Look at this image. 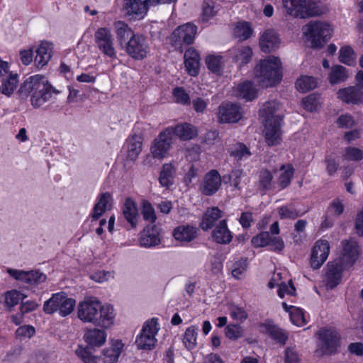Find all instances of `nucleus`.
<instances>
[{
    "mask_svg": "<svg viewBox=\"0 0 363 363\" xmlns=\"http://www.w3.org/2000/svg\"><path fill=\"white\" fill-rule=\"evenodd\" d=\"M2 84L1 93L6 96H11L14 92L18 83V75L16 73H9L1 78Z\"/></svg>",
    "mask_w": 363,
    "mask_h": 363,
    "instance_id": "39",
    "label": "nucleus"
},
{
    "mask_svg": "<svg viewBox=\"0 0 363 363\" xmlns=\"http://www.w3.org/2000/svg\"><path fill=\"white\" fill-rule=\"evenodd\" d=\"M115 316L116 313L112 306L103 305L96 298H85L77 306V317L85 323L108 328L113 324Z\"/></svg>",
    "mask_w": 363,
    "mask_h": 363,
    "instance_id": "1",
    "label": "nucleus"
},
{
    "mask_svg": "<svg viewBox=\"0 0 363 363\" xmlns=\"http://www.w3.org/2000/svg\"><path fill=\"white\" fill-rule=\"evenodd\" d=\"M339 59L341 62L352 66L355 63L356 56L350 47H344L340 50Z\"/></svg>",
    "mask_w": 363,
    "mask_h": 363,
    "instance_id": "50",
    "label": "nucleus"
},
{
    "mask_svg": "<svg viewBox=\"0 0 363 363\" xmlns=\"http://www.w3.org/2000/svg\"><path fill=\"white\" fill-rule=\"evenodd\" d=\"M242 117V108L236 104L226 103L218 107V119L220 123H235Z\"/></svg>",
    "mask_w": 363,
    "mask_h": 363,
    "instance_id": "16",
    "label": "nucleus"
},
{
    "mask_svg": "<svg viewBox=\"0 0 363 363\" xmlns=\"http://www.w3.org/2000/svg\"><path fill=\"white\" fill-rule=\"evenodd\" d=\"M235 94L238 98L252 101L257 97V90L253 83L246 81L238 85Z\"/></svg>",
    "mask_w": 363,
    "mask_h": 363,
    "instance_id": "36",
    "label": "nucleus"
},
{
    "mask_svg": "<svg viewBox=\"0 0 363 363\" xmlns=\"http://www.w3.org/2000/svg\"><path fill=\"white\" fill-rule=\"evenodd\" d=\"M158 319L153 318L145 322L140 333L138 335L135 344L138 349L150 350L155 346V335L159 330Z\"/></svg>",
    "mask_w": 363,
    "mask_h": 363,
    "instance_id": "8",
    "label": "nucleus"
},
{
    "mask_svg": "<svg viewBox=\"0 0 363 363\" xmlns=\"http://www.w3.org/2000/svg\"><path fill=\"white\" fill-rule=\"evenodd\" d=\"M333 29L322 21H311L305 26V35L312 48H320L331 38Z\"/></svg>",
    "mask_w": 363,
    "mask_h": 363,
    "instance_id": "5",
    "label": "nucleus"
},
{
    "mask_svg": "<svg viewBox=\"0 0 363 363\" xmlns=\"http://www.w3.org/2000/svg\"><path fill=\"white\" fill-rule=\"evenodd\" d=\"M247 267V259H241L238 262H235L232 267V275L239 279V277L246 271Z\"/></svg>",
    "mask_w": 363,
    "mask_h": 363,
    "instance_id": "61",
    "label": "nucleus"
},
{
    "mask_svg": "<svg viewBox=\"0 0 363 363\" xmlns=\"http://www.w3.org/2000/svg\"><path fill=\"white\" fill-rule=\"evenodd\" d=\"M200 55L194 48H189L184 53V64L188 73L196 76L200 65Z\"/></svg>",
    "mask_w": 363,
    "mask_h": 363,
    "instance_id": "30",
    "label": "nucleus"
},
{
    "mask_svg": "<svg viewBox=\"0 0 363 363\" xmlns=\"http://www.w3.org/2000/svg\"><path fill=\"white\" fill-rule=\"evenodd\" d=\"M140 242L142 246L152 247L160 242L159 228L155 225H148L144 229Z\"/></svg>",
    "mask_w": 363,
    "mask_h": 363,
    "instance_id": "28",
    "label": "nucleus"
},
{
    "mask_svg": "<svg viewBox=\"0 0 363 363\" xmlns=\"http://www.w3.org/2000/svg\"><path fill=\"white\" fill-rule=\"evenodd\" d=\"M230 155L237 160H242L248 158L251 155V152L245 145L238 143L232 149Z\"/></svg>",
    "mask_w": 363,
    "mask_h": 363,
    "instance_id": "49",
    "label": "nucleus"
},
{
    "mask_svg": "<svg viewBox=\"0 0 363 363\" xmlns=\"http://www.w3.org/2000/svg\"><path fill=\"white\" fill-rule=\"evenodd\" d=\"M279 286L277 293L278 296L280 298H284L285 294H289L291 296H294L296 294V288L294 286L292 281L289 280V284H286L284 282H281L280 284H277Z\"/></svg>",
    "mask_w": 363,
    "mask_h": 363,
    "instance_id": "59",
    "label": "nucleus"
},
{
    "mask_svg": "<svg viewBox=\"0 0 363 363\" xmlns=\"http://www.w3.org/2000/svg\"><path fill=\"white\" fill-rule=\"evenodd\" d=\"M167 2H155L152 0H124L125 14L131 19H141L147 13L148 6Z\"/></svg>",
    "mask_w": 363,
    "mask_h": 363,
    "instance_id": "12",
    "label": "nucleus"
},
{
    "mask_svg": "<svg viewBox=\"0 0 363 363\" xmlns=\"http://www.w3.org/2000/svg\"><path fill=\"white\" fill-rule=\"evenodd\" d=\"M166 128L170 130L172 138L176 135L182 141L192 140L198 135L197 128L188 123H179L175 126H169Z\"/></svg>",
    "mask_w": 363,
    "mask_h": 363,
    "instance_id": "20",
    "label": "nucleus"
},
{
    "mask_svg": "<svg viewBox=\"0 0 363 363\" xmlns=\"http://www.w3.org/2000/svg\"><path fill=\"white\" fill-rule=\"evenodd\" d=\"M330 253V245L326 240H318L312 250L311 265L315 269H319L326 261Z\"/></svg>",
    "mask_w": 363,
    "mask_h": 363,
    "instance_id": "19",
    "label": "nucleus"
},
{
    "mask_svg": "<svg viewBox=\"0 0 363 363\" xmlns=\"http://www.w3.org/2000/svg\"><path fill=\"white\" fill-rule=\"evenodd\" d=\"M60 91L55 89L43 75L36 74L26 79L17 91L19 98L27 99L30 95L31 105L39 108L48 101L53 94Z\"/></svg>",
    "mask_w": 363,
    "mask_h": 363,
    "instance_id": "2",
    "label": "nucleus"
},
{
    "mask_svg": "<svg viewBox=\"0 0 363 363\" xmlns=\"http://www.w3.org/2000/svg\"><path fill=\"white\" fill-rule=\"evenodd\" d=\"M325 163L326 164V171L330 176L337 172L340 165L338 157L332 154L325 156Z\"/></svg>",
    "mask_w": 363,
    "mask_h": 363,
    "instance_id": "54",
    "label": "nucleus"
},
{
    "mask_svg": "<svg viewBox=\"0 0 363 363\" xmlns=\"http://www.w3.org/2000/svg\"><path fill=\"white\" fill-rule=\"evenodd\" d=\"M338 98L347 104H358L363 101V91L358 86H349L340 89Z\"/></svg>",
    "mask_w": 363,
    "mask_h": 363,
    "instance_id": "23",
    "label": "nucleus"
},
{
    "mask_svg": "<svg viewBox=\"0 0 363 363\" xmlns=\"http://www.w3.org/2000/svg\"><path fill=\"white\" fill-rule=\"evenodd\" d=\"M223 216V213L218 207L208 208L203 216L201 228L204 231L216 227L217 222H219Z\"/></svg>",
    "mask_w": 363,
    "mask_h": 363,
    "instance_id": "27",
    "label": "nucleus"
},
{
    "mask_svg": "<svg viewBox=\"0 0 363 363\" xmlns=\"http://www.w3.org/2000/svg\"><path fill=\"white\" fill-rule=\"evenodd\" d=\"M278 213L281 219L294 220L302 216V213L292 206H283L278 209Z\"/></svg>",
    "mask_w": 363,
    "mask_h": 363,
    "instance_id": "48",
    "label": "nucleus"
},
{
    "mask_svg": "<svg viewBox=\"0 0 363 363\" xmlns=\"http://www.w3.org/2000/svg\"><path fill=\"white\" fill-rule=\"evenodd\" d=\"M173 96L175 98L176 102L178 104H181L182 105H189L191 104L189 94L182 87H176L174 89Z\"/></svg>",
    "mask_w": 363,
    "mask_h": 363,
    "instance_id": "56",
    "label": "nucleus"
},
{
    "mask_svg": "<svg viewBox=\"0 0 363 363\" xmlns=\"http://www.w3.org/2000/svg\"><path fill=\"white\" fill-rule=\"evenodd\" d=\"M203 19L208 21L213 18L219 9V6L212 1H204L202 6Z\"/></svg>",
    "mask_w": 363,
    "mask_h": 363,
    "instance_id": "52",
    "label": "nucleus"
},
{
    "mask_svg": "<svg viewBox=\"0 0 363 363\" xmlns=\"http://www.w3.org/2000/svg\"><path fill=\"white\" fill-rule=\"evenodd\" d=\"M77 355L85 363H94L95 359L90 354L89 351L81 346H79L75 351Z\"/></svg>",
    "mask_w": 363,
    "mask_h": 363,
    "instance_id": "64",
    "label": "nucleus"
},
{
    "mask_svg": "<svg viewBox=\"0 0 363 363\" xmlns=\"http://www.w3.org/2000/svg\"><path fill=\"white\" fill-rule=\"evenodd\" d=\"M197 27L191 23L177 27L172 33L170 40L172 46L181 50L182 45L193 43L196 34Z\"/></svg>",
    "mask_w": 363,
    "mask_h": 363,
    "instance_id": "11",
    "label": "nucleus"
},
{
    "mask_svg": "<svg viewBox=\"0 0 363 363\" xmlns=\"http://www.w3.org/2000/svg\"><path fill=\"white\" fill-rule=\"evenodd\" d=\"M125 144L126 158L130 161H135L142 151V137L138 135H133L127 138Z\"/></svg>",
    "mask_w": 363,
    "mask_h": 363,
    "instance_id": "32",
    "label": "nucleus"
},
{
    "mask_svg": "<svg viewBox=\"0 0 363 363\" xmlns=\"http://www.w3.org/2000/svg\"><path fill=\"white\" fill-rule=\"evenodd\" d=\"M230 315L232 318L243 322L247 318L246 311L240 307L232 306L230 308Z\"/></svg>",
    "mask_w": 363,
    "mask_h": 363,
    "instance_id": "62",
    "label": "nucleus"
},
{
    "mask_svg": "<svg viewBox=\"0 0 363 363\" xmlns=\"http://www.w3.org/2000/svg\"><path fill=\"white\" fill-rule=\"evenodd\" d=\"M221 184V178L217 170L213 169L208 172L201 186V192L206 196L215 194Z\"/></svg>",
    "mask_w": 363,
    "mask_h": 363,
    "instance_id": "21",
    "label": "nucleus"
},
{
    "mask_svg": "<svg viewBox=\"0 0 363 363\" xmlns=\"http://www.w3.org/2000/svg\"><path fill=\"white\" fill-rule=\"evenodd\" d=\"M94 42L99 51L111 60L116 59L114 39L107 28H99L94 33Z\"/></svg>",
    "mask_w": 363,
    "mask_h": 363,
    "instance_id": "10",
    "label": "nucleus"
},
{
    "mask_svg": "<svg viewBox=\"0 0 363 363\" xmlns=\"http://www.w3.org/2000/svg\"><path fill=\"white\" fill-rule=\"evenodd\" d=\"M123 49L130 57L137 60H143L150 52L147 40L139 34L130 39Z\"/></svg>",
    "mask_w": 363,
    "mask_h": 363,
    "instance_id": "13",
    "label": "nucleus"
},
{
    "mask_svg": "<svg viewBox=\"0 0 363 363\" xmlns=\"http://www.w3.org/2000/svg\"><path fill=\"white\" fill-rule=\"evenodd\" d=\"M173 236L178 241L189 242L196 238L197 229L189 225H179L174 230Z\"/></svg>",
    "mask_w": 363,
    "mask_h": 363,
    "instance_id": "34",
    "label": "nucleus"
},
{
    "mask_svg": "<svg viewBox=\"0 0 363 363\" xmlns=\"http://www.w3.org/2000/svg\"><path fill=\"white\" fill-rule=\"evenodd\" d=\"M282 118H275L274 121H264V136L266 143L269 146L279 145L282 138V131L281 129Z\"/></svg>",
    "mask_w": 363,
    "mask_h": 363,
    "instance_id": "17",
    "label": "nucleus"
},
{
    "mask_svg": "<svg viewBox=\"0 0 363 363\" xmlns=\"http://www.w3.org/2000/svg\"><path fill=\"white\" fill-rule=\"evenodd\" d=\"M344 157L347 160L359 161L363 159V151L357 147H349L345 149Z\"/></svg>",
    "mask_w": 363,
    "mask_h": 363,
    "instance_id": "60",
    "label": "nucleus"
},
{
    "mask_svg": "<svg viewBox=\"0 0 363 363\" xmlns=\"http://www.w3.org/2000/svg\"><path fill=\"white\" fill-rule=\"evenodd\" d=\"M280 106L275 101H267L259 110V116L264 119V121H274L275 118H281L278 113Z\"/></svg>",
    "mask_w": 363,
    "mask_h": 363,
    "instance_id": "38",
    "label": "nucleus"
},
{
    "mask_svg": "<svg viewBox=\"0 0 363 363\" xmlns=\"http://www.w3.org/2000/svg\"><path fill=\"white\" fill-rule=\"evenodd\" d=\"M211 236L213 240L219 244L226 245L231 242L233 235L228 228L225 219L218 223L211 233Z\"/></svg>",
    "mask_w": 363,
    "mask_h": 363,
    "instance_id": "26",
    "label": "nucleus"
},
{
    "mask_svg": "<svg viewBox=\"0 0 363 363\" xmlns=\"http://www.w3.org/2000/svg\"><path fill=\"white\" fill-rule=\"evenodd\" d=\"M284 363H301L300 355L295 347L285 349Z\"/></svg>",
    "mask_w": 363,
    "mask_h": 363,
    "instance_id": "58",
    "label": "nucleus"
},
{
    "mask_svg": "<svg viewBox=\"0 0 363 363\" xmlns=\"http://www.w3.org/2000/svg\"><path fill=\"white\" fill-rule=\"evenodd\" d=\"M319 101L315 95H309L302 101L303 108L308 111H313L318 106Z\"/></svg>",
    "mask_w": 363,
    "mask_h": 363,
    "instance_id": "63",
    "label": "nucleus"
},
{
    "mask_svg": "<svg viewBox=\"0 0 363 363\" xmlns=\"http://www.w3.org/2000/svg\"><path fill=\"white\" fill-rule=\"evenodd\" d=\"M318 350L322 354H334L340 346V336L338 332L331 328H322L316 333Z\"/></svg>",
    "mask_w": 363,
    "mask_h": 363,
    "instance_id": "7",
    "label": "nucleus"
},
{
    "mask_svg": "<svg viewBox=\"0 0 363 363\" xmlns=\"http://www.w3.org/2000/svg\"><path fill=\"white\" fill-rule=\"evenodd\" d=\"M222 59L223 57L220 55H210L207 57L206 62L208 69L214 73L220 72L223 65Z\"/></svg>",
    "mask_w": 363,
    "mask_h": 363,
    "instance_id": "53",
    "label": "nucleus"
},
{
    "mask_svg": "<svg viewBox=\"0 0 363 363\" xmlns=\"http://www.w3.org/2000/svg\"><path fill=\"white\" fill-rule=\"evenodd\" d=\"M75 304V300L68 298L65 293H56L45 301L43 311L46 314L58 312L60 316L65 317L74 311Z\"/></svg>",
    "mask_w": 363,
    "mask_h": 363,
    "instance_id": "6",
    "label": "nucleus"
},
{
    "mask_svg": "<svg viewBox=\"0 0 363 363\" xmlns=\"http://www.w3.org/2000/svg\"><path fill=\"white\" fill-rule=\"evenodd\" d=\"M252 34V29L247 22H239L233 29V35L240 41L248 39Z\"/></svg>",
    "mask_w": 363,
    "mask_h": 363,
    "instance_id": "41",
    "label": "nucleus"
},
{
    "mask_svg": "<svg viewBox=\"0 0 363 363\" xmlns=\"http://www.w3.org/2000/svg\"><path fill=\"white\" fill-rule=\"evenodd\" d=\"M286 12L294 17L306 18L323 13L320 0H283Z\"/></svg>",
    "mask_w": 363,
    "mask_h": 363,
    "instance_id": "4",
    "label": "nucleus"
},
{
    "mask_svg": "<svg viewBox=\"0 0 363 363\" xmlns=\"http://www.w3.org/2000/svg\"><path fill=\"white\" fill-rule=\"evenodd\" d=\"M141 213L143 219L152 225L157 220V216L152 204L147 200H143L141 203Z\"/></svg>",
    "mask_w": 363,
    "mask_h": 363,
    "instance_id": "46",
    "label": "nucleus"
},
{
    "mask_svg": "<svg viewBox=\"0 0 363 363\" xmlns=\"http://www.w3.org/2000/svg\"><path fill=\"white\" fill-rule=\"evenodd\" d=\"M280 39L278 33L273 29L266 30L259 38V47L262 52L268 53L279 47Z\"/></svg>",
    "mask_w": 363,
    "mask_h": 363,
    "instance_id": "22",
    "label": "nucleus"
},
{
    "mask_svg": "<svg viewBox=\"0 0 363 363\" xmlns=\"http://www.w3.org/2000/svg\"><path fill=\"white\" fill-rule=\"evenodd\" d=\"M198 328L195 326H191L186 329L183 337V343L189 350H193L196 347Z\"/></svg>",
    "mask_w": 363,
    "mask_h": 363,
    "instance_id": "45",
    "label": "nucleus"
},
{
    "mask_svg": "<svg viewBox=\"0 0 363 363\" xmlns=\"http://www.w3.org/2000/svg\"><path fill=\"white\" fill-rule=\"evenodd\" d=\"M172 143L173 138L171 136V132L165 128L153 140L150 147L152 157L160 160L164 158L171 149Z\"/></svg>",
    "mask_w": 363,
    "mask_h": 363,
    "instance_id": "14",
    "label": "nucleus"
},
{
    "mask_svg": "<svg viewBox=\"0 0 363 363\" xmlns=\"http://www.w3.org/2000/svg\"><path fill=\"white\" fill-rule=\"evenodd\" d=\"M348 77L349 74L345 67L341 65H335L332 67L329 81L332 84H338L345 81Z\"/></svg>",
    "mask_w": 363,
    "mask_h": 363,
    "instance_id": "42",
    "label": "nucleus"
},
{
    "mask_svg": "<svg viewBox=\"0 0 363 363\" xmlns=\"http://www.w3.org/2000/svg\"><path fill=\"white\" fill-rule=\"evenodd\" d=\"M225 335L229 339L236 340L243 335V329L237 324L228 325L225 328Z\"/></svg>",
    "mask_w": 363,
    "mask_h": 363,
    "instance_id": "57",
    "label": "nucleus"
},
{
    "mask_svg": "<svg viewBox=\"0 0 363 363\" xmlns=\"http://www.w3.org/2000/svg\"><path fill=\"white\" fill-rule=\"evenodd\" d=\"M296 89L301 92H306L317 86L315 79L311 76H301L296 80Z\"/></svg>",
    "mask_w": 363,
    "mask_h": 363,
    "instance_id": "44",
    "label": "nucleus"
},
{
    "mask_svg": "<svg viewBox=\"0 0 363 363\" xmlns=\"http://www.w3.org/2000/svg\"><path fill=\"white\" fill-rule=\"evenodd\" d=\"M125 219L130 225L132 228H135L138 225L139 215L135 202L130 198L125 199L123 208Z\"/></svg>",
    "mask_w": 363,
    "mask_h": 363,
    "instance_id": "33",
    "label": "nucleus"
},
{
    "mask_svg": "<svg viewBox=\"0 0 363 363\" xmlns=\"http://www.w3.org/2000/svg\"><path fill=\"white\" fill-rule=\"evenodd\" d=\"M271 238L269 232H261L259 234L252 238V244L255 247L267 246L270 243Z\"/></svg>",
    "mask_w": 363,
    "mask_h": 363,
    "instance_id": "55",
    "label": "nucleus"
},
{
    "mask_svg": "<svg viewBox=\"0 0 363 363\" xmlns=\"http://www.w3.org/2000/svg\"><path fill=\"white\" fill-rule=\"evenodd\" d=\"M228 56L239 66L249 63L252 57V50L250 46H236L228 50Z\"/></svg>",
    "mask_w": 363,
    "mask_h": 363,
    "instance_id": "25",
    "label": "nucleus"
},
{
    "mask_svg": "<svg viewBox=\"0 0 363 363\" xmlns=\"http://www.w3.org/2000/svg\"><path fill=\"white\" fill-rule=\"evenodd\" d=\"M113 30L117 42L122 48H124L130 39H132L136 35L132 28L122 21H118L113 23Z\"/></svg>",
    "mask_w": 363,
    "mask_h": 363,
    "instance_id": "24",
    "label": "nucleus"
},
{
    "mask_svg": "<svg viewBox=\"0 0 363 363\" xmlns=\"http://www.w3.org/2000/svg\"><path fill=\"white\" fill-rule=\"evenodd\" d=\"M262 327L265 333L276 342L282 345L286 344L289 334L284 329L272 323H264Z\"/></svg>",
    "mask_w": 363,
    "mask_h": 363,
    "instance_id": "35",
    "label": "nucleus"
},
{
    "mask_svg": "<svg viewBox=\"0 0 363 363\" xmlns=\"http://www.w3.org/2000/svg\"><path fill=\"white\" fill-rule=\"evenodd\" d=\"M350 268L345 267L337 259L329 262L325 268V284L327 289H333L336 287L341 282L342 272Z\"/></svg>",
    "mask_w": 363,
    "mask_h": 363,
    "instance_id": "18",
    "label": "nucleus"
},
{
    "mask_svg": "<svg viewBox=\"0 0 363 363\" xmlns=\"http://www.w3.org/2000/svg\"><path fill=\"white\" fill-rule=\"evenodd\" d=\"M281 172L278 178V184L281 189L286 188L291 182L295 169L290 164H282L280 167Z\"/></svg>",
    "mask_w": 363,
    "mask_h": 363,
    "instance_id": "40",
    "label": "nucleus"
},
{
    "mask_svg": "<svg viewBox=\"0 0 363 363\" xmlns=\"http://www.w3.org/2000/svg\"><path fill=\"white\" fill-rule=\"evenodd\" d=\"M113 198L110 193L101 194L98 201L93 208L91 214L94 220H97L107 210H109L112 204Z\"/></svg>",
    "mask_w": 363,
    "mask_h": 363,
    "instance_id": "29",
    "label": "nucleus"
},
{
    "mask_svg": "<svg viewBox=\"0 0 363 363\" xmlns=\"http://www.w3.org/2000/svg\"><path fill=\"white\" fill-rule=\"evenodd\" d=\"M273 175L267 169H262L259 175V187L266 191L271 189Z\"/></svg>",
    "mask_w": 363,
    "mask_h": 363,
    "instance_id": "51",
    "label": "nucleus"
},
{
    "mask_svg": "<svg viewBox=\"0 0 363 363\" xmlns=\"http://www.w3.org/2000/svg\"><path fill=\"white\" fill-rule=\"evenodd\" d=\"M84 339L89 345L101 347L106 342V333L98 328L89 329L84 333Z\"/></svg>",
    "mask_w": 363,
    "mask_h": 363,
    "instance_id": "37",
    "label": "nucleus"
},
{
    "mask_svg": "<svg viewBox=\"0 0 363 363\" xmlns=\"http://www.w3.org/2000/svg\"><path fill=\"white\" fill-rule=\"evenodd\" d=\"M360 250V247L354 239L343 240L340 244L339 257L336 259L345 267L351 268L358 259Z\"/></svg>",
    "mask_w": 363,
    "mask_h": 363,
    "instance_id": "9",
    "label": "nucleus"
},
{
    "mask_svg": "<svg viewBox=\"0 0 363 363\" xmlns=\"http://www.w3.org/2000/svg\"><path fill=\"white\" fill-rule=\"evenodd\" d=\"M23 295L16 290L9 291L4 294V304L10 309L18 305Z\"/></svg>",
    "mask_w": 363,
    "mask_h": 363,
    "instance_id": "47",
    "label": "nucleus"
},
{
    "mask_svg": "<svg viewBox=\"0 0 363 363\" xmlns=\"http://www.w3.org/2000/svg\"><path fill=\"white\" fill-rule=\"evenodd\" d=\"M174 169L171 164H164L160 174L159 181L162 186L168 187L173 183Z\"/></svg>",
    "mask_w": 363,
    "mask_h": 363,
    "instance_id": "43",
    "label": "nucleus"
},
{
    "mask_svg": "<svg viewBox=\"0 0 363 363\" xmlns=\"http://www.w3.org/2000/svg\"><path fill=\"white\" fill-rule=\"evenodd\" d=\"M8 274L16 280L21 281L30 286H37L47 279L46 274L39 270L24 271L8 269Z\"/></svg>",
    "mask_w": 363,
    "mask_h": 363,
    "instance_id": "15",
    "label": "nucleus"
},
{
    "mask_svg": "<svg viewBox=\"0 0 363 363\" xmlns=\"http://www.w3.org/2000/svg\"><path fill=\"white\" fill-rule=\"evenodd\" d=\"M255 79L262 87L276 85L281 79V62L279 58L268 56L255 67Z\"/></svg>",
    "mask_w": 363,
    "mask_h": 363,
    "instance_id": "3",
    "label": "nucleus"
},
{
    "mask_svg": "<svg viewBox=\"0 0 363 363\" xmlns=\"http://www.w3.org/2000/svg\"><path fill=\"white\" fill-rule=\"evenodd\" d=\"M52 46L48 42H43L35 50V64L38 68L45 66L52 57Z\"/></svg>",
    "mask_w": 363,
    "mask_h": 363,
    "instance_id": "31",
    "label": "nucleus"
}]
</instances>
